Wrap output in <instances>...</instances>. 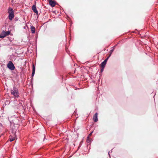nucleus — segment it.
Returning a JSON list of instances; mask_svg holds the SVG:
<instances>
[{
  "label": "nucleus",
  "mask_w": 158,
  "mask_h": 158,
  "mask_svg": "<svg viewBox=\"0 0 158 158\" xmlns=\"http://www.w3.org/2000/svg\"><path fill=\"white\" fill-rule=\"evenodd\" d=\"M11 93L15 98H18L19 97V93L18 89L15 87H14L13 89L11 90Z\"/></svg>",
  "instance_id": "1"
},
{
  "label": "nucleus",
  "mask_w": 158,
  "mask_h": 158,
  "mask_svg": "<svg viewBox=\"0 0 158 158\" xmlns=\"http://www.w3.org/2000/svg\"><path fill=\"white\" fill-rule=\"evenodd\" d=\"M11 132H12V135H10L9 138V139L10 142L14 141L16 137V129H10Z\"/></svg>",
  "instance_id": "2"
},
{
  "label": "nucleus",
  "mask_w": 158,
  "mask_h": 158,
  "mask_svg": "<svg viewBox=\"0 0 158 158\" xmlns=\"http://www.w3.org/2000/svg\"><path fill=\"white\" fill-rule=\"evenodd\" d=\"M7 66L9 69L12 70H14L15 69V67L11 61H9V62L7 64Z\"/></svg>",
  "instance_id": "3"
},
{
  "label": "nucleus",
  "mask_w": 158,
  "mask_h": 158,
  "mask_svg": "<svg viewBox=\"0 0 158 158\" xmlns=\"http://www.w3.org/2000/svg\"><path fill=\"white\" fill-rule=\"evenodd\" d=\"M10 33V32L9 31H3L2 34H4V36H2L1 37H0V38H3L6 36L9 35Z\"/></svg>",
  "instance_id": "4"
},
{
  "label": "nucleus",
  "mask_w": 158,
  "mask_h": 158,
  "mask_svg": "<svg viewBox=\"0 0 158 158\" xmlns=\"http://www.w3.org/2000/svg\"><path fill=\"white\" fill-rule=\"evenodd\" d=\"M98 113H96L93 117V119L95 122H97L98 121Z\"/></svg>",
  "instance_id": "5"
},
{
  "label": "nucleus",
  "mask_w": 158,
  "mask_h": 158,
  "mask_svg": "<svg viewBox=\"0 0 158 158\" xmlns=\"http://www.w3.org/2000/svg\"><path fill=\"white\" fill-rule=\"evenodd\" d=\"M32 9L34 13H36L37 15H38V12L35 5H33L32 6Z\"/></svg>",
  "instance_id": "6"
},
{
  "label": "nucleus",
  "mask_w": 158,
  "mask_h": 158,
  "mask_svg": "<svg viewBox=\"0 0 158 158\" xmlns=\"http://www.w3.org/2000/svg\"><path fill=\"white\" fill-rule=\"evenodd\" d=\"M49 4L52 7H54L55 6L56 4L54 1L52 0H50L49 1Z\"/></svg>",
  "instance_id": "7"
},
{
  "label": "nucleus",
  "mask_w": 158,
  "mask_h": 158,
  "mask_svg": "<svg viewBox=\"0 0 158 158\" xmlns=\"http://www.w3.org/2000/svg\"><path fill=\"white\" fill-rule=\"evenodd\" d=\"M8 13L9 14H14L13 9L11 7H9L8 9Z\"/></svg>",
  "instance_id": "8"
},
{
  "label": "nucleus",
  "mask_w": 158,
  "mask_h": 158,
  "mask_svg": "<svg viewBox=\"0 0 158 158\" xmlns=\"http://www.w3.org/2000/svg\"><path fill=\"white\" fill-rule=\"evenodd\" d=\"M8 18L10 20H11L12 19L14 18V14H9L8 15Z\"/></svg>",
  "instance_id": "9"
},
{
  "label": "nucleus",
  "mask_w": 158,
  "mask_h": 158,
  "mask_svg": "<svg viewBox=\"0 0 158 158\" xmlns=\"http://www.w3.org/2000/svg\"><path fill=\"white\" fill-rule=\"evenodd\" d=\"M35 66L34 65V64H33V65H32V77L34 75V74L35 73Z\"/></svg>",
  "instance_id": "10"
},
{
  "label": "nucleus",
  "mask_w": 158,
  "mask_h": 158,
  "mask_svg": "<svg viewBox=\"0 0 158 158\" xmlns=\"http://www.w3.org/2000/svg\"><path fill=\"white\" fill-rule=\"evenodd\" d=\"M92 141V139L91 138H90V137L88 136L87 137L86 141L87 143H90Z\"/></svg>",
  "instance_id": "11"
},
{
  "label": "nucleus",
  "mask_w": 158,
  "mask_h": 158,
  "mask_svg": "<svg viewBox=\"0 0 158 158\" xmlns=\"http://www.w3.org/2000/svg\"><path fill=\"white\" fill-rule=\"evenodd\" d=\"M31 33L33 34L35 32V28L33 26H32L31 27Z\"/></svg>",
  "instance_id": "12"
},
{
  "label": "nucleus",
  "mask_w": 158,
  "mask_h": 158,
  "mask_svg": "<svg viewBox=\"0 0 158 158\" xmlns=\"http://www.w3.org/2000/svg\"><path fill=\"white\" fill-rule=\"evenodd\" d=\"M106 63L103 61L101 64V66L102 68H104Z\"/></svg>",
  "instance_id": "13"
},
{
  "label": "nucleus",
  "mask_w": 158,
  "mask_h": 158,
  "mask_svg": "<svg viewBox=\"0 0 158 158\" xmlns=\"http://www.w3.org/2000/svg\"><path fill=\"white\" fill-rule=\"evenodd\" d=\"M114 50V49H112L110 51V52H109V53L110 54L109 56V57H110L111 56V54L113 52Z\"/></svg>",
  "instance_id": "14"
},
{
  "label": "nucleus",
  "mask_w": 158,
  "mask_h": 158,
  "mask_svg": "<svg viewBox=\"0 0 158 158\" xmlns=\"http://www.w3.org/2000/svg\"><path fill=\"white\" fill-rule=\"evenodd\" d=\"M109 58V56L106 58V59L103 61L104 62H105L106 63V62L107 61V60L108 59V58Z\"/></svg>",
  "instance_id": "15"
},
{
  "label": "nucleus",
  "mask_w": 158,
  "mask_h": 158,
  "mask_svg": "<svg viewBox=\"0 0 158 158\" xmlns=\"http://www.w3.org/2000/svg\"><path fill=\"white\" fill-rule=\"evenodd\" d=\"M93 132V131H92L88 136H89V137L91 136L92 135V134Z\"/></svg>",
  "instance_id": "16"
},
{
  "label": "nucleus",
  "mask_w": 158,
  "mask_h": 158,
  "mask_svg": "<svg viewBox=\"0 0 158 158\" xmlns=\"http://www.w3.org/2000/svg\"><path fill=\"white\" fill-rule=\"evenodd\" d=\"M3 127V126L2 123H0V127Z\"/></svg>",
  "instance_id": "17"
},
{
  "label": "nucleus",
  "mask_w": 158,
  "mask_h": 158,
  "mask_svg": "<svg viewBox=\"0 0 158 158\" xmlns=\"http://www.w3.org/2000/svg\"><path fill=\"white\" fill-rule=\"evenodd\" d=\"M104 69V68H102V69H101V72H102L103 71V69Z\"/></svg>",
  "instance_id": "18"
},
{
  "label": "nucleus",
  "mask_w": 158,
  "mask_h": 158,
  "mask_svg": "<svg viewBox=\"0 0 158 158\" xmlns=\"http://www.w3.org/2000/svg\"><path fill=\"white\" fill-rule=\"evenodd\" d=\"M2 36H4V34H2V33L1 34L0 37H1Z\"/></svg>",
  "instance_id": "19"
},
{
  "label": "nucleus",
  "mask_w": 158,
  "mask_h": 158,
  "mask_svg": "<svg viewBox=\"0 0 158 158\" xmlns=\"http://www.w3.org/2000/svg\"><path fill=\"white\" fill-rule=\"evenodd\" d=\"M109 153H110V152H108V154H109V156H110V154H109Z\"/></svg>",
  "instance_id": "20"
}]
</instances>
